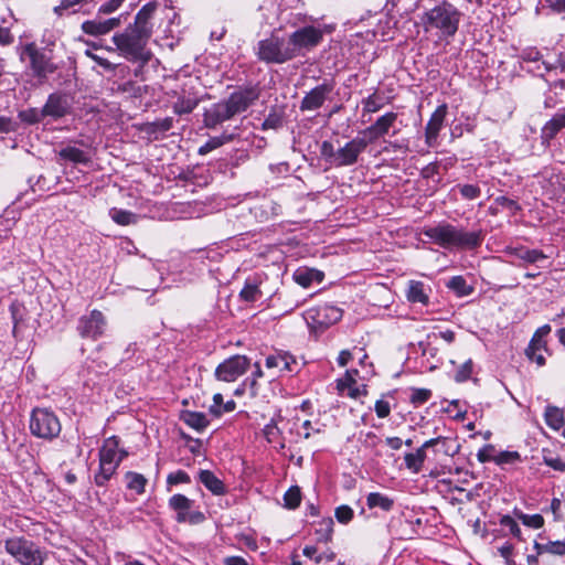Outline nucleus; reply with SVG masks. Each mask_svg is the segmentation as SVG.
<instances>
[{
    "label": "nucleus",
    "mask_w": 565,
    "mask_h": 565,
    "mask_svg": "<svg viewBox=\"0 0 565 565\" xmlns=\"http://www.w3.org/2000/svg\"><path fill=\"white\" fill-rule=\"evenodd\" d=\"M259 94L260 90L257 86H246L233 92L228 98L211 105L203 114L205 127L214 129L234 116L244 113L259 98Z\"/></svg>",
    "instance_id": "f257e3e1"
},
{
    "label": "nucleus",
    "mask_w": 565,
    "mask_h": 565,
    "mask_svg": "<svg viewBox=\"0 0 565 565\" xmlns=\"http://www.w3.org/2000/svg\"><path fill=\"white\" fill-rule=\"evenodd\" d=\"M53 43L39 46L35 42L24 43L19 47V58L25 63L26 70L39 84L46 83L51 76L57 74L61 77L63 61H56L53 51Z\"/></svg>",
    "instance_id": "f03ea898"
},
{
    "label": "nucleus",
    "mask_w": 565,
    "mask_h": 565,
    "mask_svg": "<svg viewBox=\"0 0 565 565\" xmlns=\"http://www.w3.org/2000/svg\"><path fill=\"white\" fill-rule=\"evenodd\" d=\"M423 234L445 249L473 250L480 247L484 239L482 230L466 231L446 222L425 227Z\"/></svg>",
    "instance_id": "7ed1b4c3"
},
{
    "label": "nucleus",
    "mask_w": 565,
    "mask_h": 565,
    "mask_svg": "<svg viewBox=\"0 0 565 565\" xmlns=\"http://www.w3.org/2000/svg\"><path fill=\"white\" fill-rule=\"evenodd\" d=\"M150 38L149 34L141 33L139 29L129 24L124 32L114 34L111 41L126 60L146 64L151 58V53L146 50Z\"/></svg>",
    "instance_id": "20e7f679"
},
{
    "label": "nucleus",
    "mask_w": 565,
    "mask_h": 565,
    "mask_svg": "<svg viewBox=\"0 0 565 565\" xmlns=\"http://www.w3.org/2000/svg\"><path fill=\"white\" fill-rule=\"evenodd\" d=\"M461 12L451 3L444 1L426 12L423 21L426 30L438 29L441 35L451 38L458 31Z\"/></svg>",
    "instance_id": "39448f33"
},
{
    "label": "nucleus",
    "mask_w": 565,
    "mask_h": 565,
    "mask_svg": "<svg viewBox=\"0 0 565 565\" xmlns=\"http://www.w3.org/2000/svg\"><path fill=\"white\" fill-rule=\"evenodd\" d=\"M4 551L20 565H43L46 559V552L24 536L7 539Z\"/></svg>",
    "instance_id": "423d86ee"
},
{
    "label": "nucleus",
    "mask_w": 565,
    "mask_h": 565,
    "mask_svg": "<svg viewBox=\"0 0 565 565\" xmlns=\"http://www.w3.org/2000/svg\"><path fill=\"white\" fill-rule=\"evenodd\" d=\"M256 55L266 64H284L295 58L289 40L275 34L258 42Z\"/></svg>",
    "instance_id": "0eeeda50"
},
{
    "label": "nucleus",
    "mask_w": 565,
    "mask_h": 565,
    "mask_svg": "<svg viewBox=\"0 0 565 565\" xmlns=\"http://www.w3.org/2000/svg\"><path fill=\"white\" fill-rule=\"evenodd\" d=\"M29 428L33 436L52 440L60 435L62 426L53 411L39 407L31 413Z\"/></svg>",
    "instance_id": "6e6552de"
},
{
    "label": "nucleus",
    "mask_w": 565,
    "mask_h": 565,
    "mask_svg": "<svg viewBox=\"0 0 565 565\" xmlns=\"http://www.w3.org/2000/svg\"><path fill=\"white\" fill-rule=\"evenodd\" d=\"M342 309L333 305H321L308 309L305 315V321L312 333L321 334L328 328L341 320Z\"/></svg>",
    "instance_id": "1a4fd4ad"
},
{
    "label": "nucleus",
    "mask_w": 565,
    "mask_h": 565,
    "mask_svg": "<svg viewBox=\"0 0 565 565\" xmlns=\"http://www.w3.org/2000/svg\"><path fill=\"white\" fill-rule=\"evenodd\" d=\"M322 39V30L313 25L297 29L288 38L295 57L299 56L302 51H310L319 45Z\"/></svg>",
    "instance_id": "9d476101"
},
{
    "label": "nucleus",
    "mask_w": 565,
    "mask_h": 565,
    "mask_svg": "<svg viewBox=\"0 0 565 565\" xmlns=\"http://www.w3.org/2000/svg\"><path fill=\"white\" fill-rule=\"evenodd\" d=\"M335 87L332 79H324L321 84L306 93L300 102L301 111H313L321 108Z\"/></svg>",
    "instance_id": "9b49d317"
},
{
    "label": "nucleus",
    "mask_w": 565,
    "mask_h": 565,
    "mask_svg": "<svg viewBox=\"0 0 565 565\" xmlns=\"http://www.w3.org/2000/svg\"><path fill=\"white\" fill-rule=\"evenodd\" d=\"M248 366L249 360L245 355H233L218 364L215 377L218 381L234 382L247 371Z\"/></svg>",
    "instance_id": "f8f14e48"
},
{
    "label": "nucleus",
    "mask_w": 565,
    "mask_h": 565,
    "mask_svg": "<svg viewBox=\"0 0 565 565\" xmlns=\"http://www.w3.org/2000/svg\"><path fill=\"white\" fill-rule=\"evenodd\" d=\"M106 328L104 315L98 310H93L89 315L83 316L78 320L77 331L82 338L97 339Z\"/></svg>",
    "instance_id": "ddd939ff"
},
{
    "label": "nucleus",
    "mask_w": 565,
    "mask_h": 565,
    "mask_svg": "<svg viewBox=\"0 0 565 565\" xmlns=\"http://www.w3.org/2000/svg\"><path fill=\"white\" fill-rule=\"evenodd\" d=\"M369 141L365 138H353L337 150V167L353 166L359 156L366 149Z\"/></svg>",
    "instance_id": "4468645a"
},
{
    "label": "nucleus",
    "mask_w": 565,
    "mask_h": 565,
    "mask_svg": "<svg viewBox=\"0 0 565 565\" xmlns=\"http://www.w3.org/2000/svg\"><path fill=\"white\" fill-rule=\"evenodd\" d=\"M121 24V15L117 18L104 19L102 14H96L95 18L86 20L82 23V31L92 36H102L108 34Z\"/></svg>",
    "instance_id": "2eb2a0df"
},
{
    "label": "nucleus",
    "mask_w": 565,
    "mask_h": 565,
    "mask_svg": "<svg viewBox=\"0 0 565 565\" xmlns=\"http://www.w3.org/2000/svg\"><path fill=\"white\" fill-rule=\"evenodd\" d=\"M42 108L45 117L60 119L70 114L71 103L67 95L62 93H52L47 96V99Z\"/></svg>",
    "instance_id": "dca6fc26"
},
{
    "label": "nucleus",
    "mask_w": 565,
    "mask_h": 565,
    "mask_svg": "<svg viewBox=\"0 0 565 565\" xmlns=\"http://www.w3.org/2000/svg\"><path fill=\"white\" fill-rule=\"evenodd\" d=\"M447 114V105L443 104L436 108L425 128V140L428 147L436 143L439 131L444 125Z\"/></svg>",
    "instance_id": "f3484780"
},
{
    "label": "nucleus",
    "mask_w": 565,
    "mask_h": 565,
    "mask_svg": "<svg viewBox=\"0 0 565 565\" xmlns=\"http://www.w3.org/2000/svg\"><path fill=\"white\" fill-rule=\"evenodd\" d=\"M158 4L156 1L146 3L136 14L132 26L139 29L141 33H147L150 36L153 31L152 18L157 11Z\"/></svg>",
    "instance_id": "a211bd4d"
},
{
    "label": "nucleus",
    "mask_w": 565,
    "mask_h": 565,
    "mask_svg": "<svg viewBox=\"0 0 565 565\" xmlns=\"http://www.w3.org/2000/svg\"><path fill=\"white\" fill-rule=\"evenodd\" d=\"M396 119H397V114L392 113V111L386 113L385 115L379 117L373 125H371L370 127H367L364 130V134L370 137V139L367 141L369 142L374 141V140L383 137L384 135H386L388 132L390 128L396 121Z\"/></svg>",
    "instance_id": "6ab92c4d"
},
{
    "label": "nucleus",
    "mask_w": 565,
    "mask_h": 565,
    "mask_svg": "<svg viewBox=\"0 0 565 565\" xmlns=\"http://www.w3.org/2000/svg\"><path fill=\"white\" fill-rule=\"evenodd\" d=\"M119 438L116 436L109 437L104 441L99 450V462L113 463L119 466L122 461V456H118Z\"/></svg>",
    "instance_id": "aec40b11"
},
{
    "label": "nucleus",
    "mask_w": 565,
    "mask_h": 565,
    "mask_svg": "<svg viewBox=\"0 0 565 565\" xmlns=\"http://www.w3.org/2000/svg\"><path fill=\"white\" fill-rule=\"evenodd\" d=\"M295 365H297L296 358L286 351H279L266 358V367L268 369L277 367L280 371L292 372Z\"/></svg>",
    "instance_id": "412c9836"
},
{
    "label": "nucleus",
    "mask_w": 565,
    "mask_h": 565,
    "mask_svg": "<svg viewBox=\"0 0 565 565\" xmlns=\"http://www.w3.org/2000/svg\"><path fill=\"white\" fill-rule=\"evenodd\" d=\"M262 284V277L254 275L245 280L244 287L239 292V298L246 302H255L263 297V292L259 289Z\"/></svg>",
    "instance_id": "4be33fe9"
},
{
    "label": "nucleus",
    "mask_w": 565,
    "mask_h": 565,
    "mask_svg": "<svg viewBox=\"0 0 565 565\" xmlns=\"http://www.w3.org/2000/svg\"><path fill=\"white\" fill-rule=\"evenodd\" d=\"M565 128V108L559 109L542 128V139L550 141Z\"/></svg>",
    "instance_id": "5701e85b"
},
{
    "label": "nucleus",
    "mask_w": 565,
    "mask_h": 565,
    "mask_svg": "<svg viewBox=\"0 0 565 565\" xmlns=\"http://www.w3.org/2000/svg\"><path fill=\"white\" fill-rule=\"evenodd\" d=\"M406 298L412 303H420L427 306L429 303V296L427 288L423 281L409 280L406 289Z\"/></svg>",
    "instance_id": "b1692460"
},
{
    "label": "nucleus",
    "mask_w": 565,
    "mask_h": 565,
    "mask_svg": "<svg viewBox=\"0 0 565 565\" xmlns=\"http://www.w3.org/2000/svg\"><path fill=\"white\" fill-rule=\"evenodd\" d=\"M505 253L527 264H535L547 258V256L542 250L530 249L524 246L508 247Z\"/></svg>",
    "instance_id": "393cba45"
},
{
    "label": "nucleus",
    "mask_w": 565,
    "mask_h": 565,
    "mask_svg": "<svg viewBox=\"0 0 565 565\" xmlns=\"http://www.w3.org/2000/svg\"><path fill=\"white\" fill-rule=\"evenodd\" d=\"M199 480L214 495H223L226 493V487L224 482L210 470H201L199 472Z\"/></svg>",
    "instance_id": "a878e982"
},
{
    "label": "nucleus",
    "mask_w": 565,
    "mask_h": 565,
    "mask_svg": "<svg viewBox=\"0 0 565 565\" xmlns=\"http://www.w3.org/2000/svg\"><path fill=\"white\" fill-rule=\"evenodd\" d=\"M193 501L183 494H174L169 499V507L178 512L177 521L182 523L189 519V510L191 509Z\"/></svg>",
    "instance_id": "bb28decb"
},
{
    "label": "nucleus",
    "mask_w": 565,
    "mask_h": 565,
    "mask_svg": "<svg viewBox=\"0 0 565 565\" xmlns=\"http://www.w3.org/2000/svg\"><path fill=\"white\" fill-rule=\"evenodd\" d=\"M200 103V98L195 95H185L181 94L178 96L177 100L173 103V111L174 114L182 116L186 114H191Z\"/></svg>",
    "instance_id": "cd10ccee"
},
{
    "label": "nucleus",
    "mask_w": 565,
    "mask_h": 565,
    "mask_svg": "<svg viewBox=\"0 0 565 565\" xmlns=\"http://www.w3.org/2000/svg\"><path fill=\"white\" fill-rule=\"evenodd\" d=\"M544 418L546 425L554 430H558L565 424L564 412L557 406L547 405L545 407Z\"/></svg>",
    "instance_id": "c85d7f7f"
},
{
    "label": "nucleus",
    "mask_w": 565,
    "mask_h": 565,
    "mask_svg": "<svg viewBox=\"0 0 565 565\" xmlns=\"http://www.w3.org/2000/svg\"><path fill=\"white\" fill-rule=\"evenodd\" d=\"M181 419L191 428L202 431L209 425V419L205 414L199 412L185 411L181 415Z\"/></svg>",
    "instance_id": "c756f323"
},
{
    "label": "nucleus",
    "mask_w": 565,
    "mask_h": 565,
    "mask_svg": "<svg viewBox=\"0 0 565 565\" xmlns=\"http://www.w3.org/2000/svg\"><path fill=\"white\" fill-rule=\"evenodd\" d=\"M58 156L74 163L88 164L90 162V158L86 152L73 146L62 148L58 151Z\"/></svg>",
    "instance_id": "7c9ffc66"
},
{
    "label": "nucleus",
    "mask_w": 565,
    "mask_h": 565,
    "mask_svg": "<svg viewBox=\"0 0 565 565\" xmlns=\"http://www.w3.org/2000/svg\"><path fill=\"white\" fill-rule=\"evenodd\" d=\"M295 281L302 286L303 288H307L311 285L313 280L321 281L323 278V274L317 269H310V268H301L296 270L294 274Z\"/></svg>",
    "instance_id": "2f4dec72"
},
{
    "label": "nucleus",
    "mask_w": 565,
    "mask_h": 565,
    "mask_svg": "<svg viewBox=\"0 0 565 565\" xmlns=\"http://www.w3.org/2000/svg\"><path fill=\"white\" fill-rule=\"evenodd\" d=\"M369 509L380 508L383 511H391L394 507V500L380 492H371L366 497Z\"/></svg>",
    "instance_id": "473e14b6"
},
{
    "label": "nucleus",
    "mask_w": 565,
    "mask_h": 565,
    "mask_svg": "<svg viewBox=\"0 0 565 565\" xmlns=\"http://www.w3.org/2000/svg\"><path fill=\"white\" fill-rule=\"evenodd\" d=\"M534 550L537 552V555L550 553L553 555L563 556L565 555V541H550L545 544L534 542Z\"/></svg>",
    "instance_id": "72a5a7b5"
},
{
    "label": "nucleus",
    "mask_w": 565,
    "mask_h": 565,
    "mask_svg": "<svg viewBox=\"0 0 565 565\" xmlns=\"http://www.w3.org/2000/svg\"><path fill=\"white\" fill-rule=\"evenodd\" d=\"M446 286L452 290L458 297H466L473 292V287L467 284L462 276L451 277Z\"/></svg>",
    "instance_id": "f704fd0d"
},
{
    "label": "nucleus",
    "mask_w": 565,
    "mask_h": 565,
    "mask_svg": "<svg viewBox=\"0 0 565 565\" xmlns=\"http://www.w3.org/2000/svg\"><path fill=\"white\" fill-rule=\"evenodd\" d=\"M125 479L129 490L135 491L137 494H142L145 492L148 480L143 475L134 471H127Z\"/></svg>",
    "instance_id": "c9c22d12"
},
{
    "label": "nucleus",
    "mask_w": 565,
    "mask_h": 565,
    "mask_svg": "<svg viewBox=\"0 0 565 565\" xmlns=\"http://www.w3.org/2000/svg\"><path fill=\"white\" fill-rule=\"evenodd\" d=\"M426 458V451L420 447L416 452H408L404 456L406 467L413 472H419Z\"/></svg>",
    "instance_id": "e433bc0d"
},
{
    "label": "nucleus",
    "mask_w": 565,
    "mask_h": 565,
    "mask_svg": "<svg viewBox=\"0 0 565 565\" xmlns=\"http://www.w3.org/2000/svg\"><path fill=\"white\" fill-rule=\"evenodd\" d=\"M119 466L113 463L99 462V472L95 475V483L98 487H104L111 476L116 472Z\"/></svg>",
    "instance_id": "4c0bfd02"
},
{
    "label": "nucleus",
    "mask_w": 565,
    "mask_h": 565,
    "mask_svg": "<svg viewBox=\"0 0 565 565\" xmlns=\"http://www.w3.org/2000/svg\"><path fill=\"white\" fill-rule=\"evenodd\" d=\"M18 117L24 124L35 125L41 122L45 118V115L43 113V108H28L19 111Z\"/></svg>",
    "instance_id": "58836bf2"
},
{
    "label": "nucleus",
    "mask_w": 565,
    "mask_h": 565,
    "mask_svg": "<svg viewBox=\"0 0 565 565\" xmlns=\"http://www.w3.org/2000/svg\"><path fill=\"white\" fill-rule=\"evenodd\" d=\"M110 217L119 225H129L136 222V214L120 209H111L109 211Z\"/></svg>",
    "instance_id": "ea45409f"
},
{
    "label": "nucleus",
    "mask_w": 565,
    "mask_h": 565,
    "mask_svg": "<svg viewBox=\"0 0 565 565\" xmlns=\"http://www.w3.org/2000/svg\"><path fill=\"white\" fill-rule=\"evenodd\" d=\"M284 502L287 509H296L301 502V490L298 486L290 487L284 494Z\"/></svg>",
    "instance_id": "a19ab883"
},
{
    "label": "nucleus",
    "mask_w": 565,
    "mask_h": 565,
    "mask_svg": "<svg viewBox=\"0 0 565 565\" xmlns=\"http://www.w3.org/2000/svg\"><path fill=\"white\" fill-rule=\"evenodd\" d=\"M282 124H284V115H282V113H278L277 110L273 109L267 115L265 120L263 121L262 129L263 130H268V129H275L276 130V129L281 128Z\"/></svg>",
    "instance_id": "79ce46f5"
},
{
    "label": "nucleus",
    "mask_w": 565,
    "mask_h": 565,
    "mask_svg": "<svg viewBox=\"0 0 565 565\" xmlns=\"http://www.w3.org/2000/svg\"><path fill=\"white\" fill-rule=\"evenodd\" d=\"M333 533V520L331 518H327L322 520L320 523V527L317 529L316 534L318 535V542L328 543L332 539Z\"/></svg>",
    "instance_id": "37998d69"
},
{
    "label": "nucleus",
    "mask_w": 565,
    "mask_h": 565,
    "mask_svg": "<svg viewBox=\"0 0 565 565\" xmlns=\"http://www.w3.org/2000/svg\"><path fill=\"white\" fill-rule=\"evenodd\" d=\"M320 154L330 166L337 167V150L329 140L322 141L320 145Z\"/></svg>",
    "instance_id": "c03bdc74"
},
{
    "label": "nucleus",
    "mask_w": 565,
    "mask_h": 565,
    "mask_svg": "<svg viewBox=\"0 0 565 565\" xmlns=\"http://www.w3.org/2000/svg\"><path fill=\"white\" fill-rule=\"evenodd\" d=\"M551 332V327L548 324H544L540 327L532 340L530 341V351L532 352L533 349H543L545 347V342L543 341V338Z\"/></svg>",
    "instance_id": "a18cd8bd"
},
{
    "label": "nucleus",
    "mask_w": 565,
    "mask_h": 565,
    "mask_svg": "<svg viewBox=\"0 0 565 565\" xmlns=\"http://www.w3.org/2000/svg\"><path fill=\"white\" fill-rule=\"evenodd\" d=\"M231 140V137H213L210 138L204 145L199 148V154L204 156L212 150L223 146L226 141Z\"/></svg>",
    "instance_id": "49530a36"
},
{
    "label": "nucleus",
    "mask_w": 565,
    "mask_h": 565,
    "mask_svg": "<svg viewBox=\"0 0 565 565\" xmlns=\"http://www.w3.org/2000/svg\"><path fill=\"white\" fill-rule=\"evenodd\" d=\"M85 55L89 57L92 61H94L98 66H100L106 72H115L117 68V65L111 63L105 57H102L97 54H95L92 50L87 49L85 51Z\"/></svg>",
    "instance_id": "de8ad7c7"
},
{
    "label": "nucleus",
    "mask_w": 565,
    "mask_h": 565,
    "mask_svg": "<svg viewBox=\"0 0 565 565\" xmlns=\"http://www.w3.org/2000/svg\"><path fill=\"white\" fill-rule=\"evenodd\" d=\"M431 396V391L428 388H413L409 397L411 403L415 406H419L426 403Z\"/></svg>",
    "instance_id": "09e8293b"
},
{
    "label": "nucleus",
    "mask_w": 565,
    "mask_h": 565,
    "mask_svg": "<svg viewBox=\"0 0 565 565\" xmlns=\"http://www.w3.org/2000/svg\"><path fill=\"white\" fill-rule=\"evenodd\" d=\"M518 518L522 521V523L529 527L541 529L544 525V519L541 514H524L520 513Z\"/></svg>",
    "instance_id": "8fccbe9b"
},
{
    "label": "nucleus",
    "mask_w": 565,
    "mask_h": 565,
    "mask_svg": "<svg viewBox=\"0 0 565 565\" xmlns=\"http://www.w3.org/2000/svg\"><path fill=\"white\" fill-rule=\"evenodd\" d=\"M460 194L466 200H476L481 194V189L476 184L459 185Z\"/></svg>",
    "instance_id": "3c124183"
},
{
    "label": "nucleus",
    "mask_w": 565,
    "mask_h": 565,
    "mask_svg": "<svg viewBox=\"0 0 565 565\" xmlns=\"http://www.w3.org/2000/svg\"><path fill=\"white\" fill-rule=\"evenodd\" d=\"M353 510L349 505H340L335 509L334 515L338 522L348 524L353 519Z\"/></svg>",
    "instance_id": "603ef678"
},
{
    "label": "nucleus",
    "mask_w": 565,
    "mask_h": 565,
    "mask_svg": "<svg viewBox=\"0 0 565 565\" xmlns=\"http://www.w3.org/2000/svg\"><path fill=\"white\" fill-rule=\"evenodd\" d=\"M520 454L518 451H501L498 456L494 457V462L497 465H505L513 463L520 460Z\"/></svg>",
    "instance_id": "864d4df0"
},
{
    "label": "nucleus",
    "mask_w": 565,
    "mask_h": 565,
    "mask_svg": "<svg viewBox=\"0 0 565 565\" xmlns=\"http://www.w3.org/2000/svg\"><path fill=\"white\" fill-rule=\"evenodd\" d=\"M500 524L508 527L513 536L521 539V529L512 516L503 515L500 520Z\"/></svg>",
    "instance_id": "5fc2aeb1"
},
{
    "label": "nucleus",
    "mask_w": 565,
    "mask_h": 565,
    "mask_svg": "<svg viewBox=\"0 0 565 565\" xmlns=\"http://www.w3.org/2000/svg\"><path fill=\"white\" fill-rule=\"evenodd\" d=\"M264 436L268 443H274L280 435V429L274 419L264 427Z\"/></svg>",
    "instance_id": "6e6d98bb"
},
{
    "label": "nucleus",
    "mask_w": 565,
    "mask_h": 565,
    "mask_svg": "<svg viewBox=\"0 0 565 565\" xmlns=\"http://www.w3.org/2000/svg\"><path fill=\"white\" fill-rule=\"evenodd\" d=\"M363 105L364 110L369 113H375L383 106L381 98L376 94H372L366 99H364Z\"/></svg>",
    "instance_id": "4d7b16f0"
},
{
    "label": "nucleus",
    "mask_w": 565,
    "mask_h": 565,
    "mask_svg": "<svg viewBox=\"0 0 565 565\" xmlns=\"http://www.w3.org/2000/svg\"><path fill=\"white\" fill-rule=\"evenodd\" d=\"M354 374H358L356 370H348L345 373V377L337 381V388L340 392H343L347 387L350 388L351 386H353L355 384V379L353 377Z\"/></svg>",
    "instance_id": "13d9d810"
},
{
    "label": "nucleus",
    "mask_w": 565,
    "mask_h": 565,
    "mask_svg": "<svg viewBox=\"0 0 565 565\" xmlns=\"http://www.w3.org/2000/svg\"><path fill=\"white\" fill-rule=\"evenodd\" d=\"M493 451H494L493 445L488 444V445L483 446L477 454V458H478L479 462L484 463V462H489V461H494Z\"/></svg>",
    "instance_id": "bf43d9fd"
},
{
    "label": "nucleus",
    "mask_w": 565,
    "mask_h": 565,
    "mask_svg": "<svg viewBox=\"0 0 565 565\" xmlns=\"http://www.w3.org/2000/svg\"><path fill=\"white\" fill-rule=\"evenodd\" d=\"M471 372H472V362H471V360H469V361L465 362L460 366V369L457 371V373L455 375L456 382L467 381L470 377Z\"/></svg>",
    "instance_id": "052dcab7"
},
{
    "label": "nucleus",
    "mask_w": 565,
    "mask_h": 565,
    "mask_svg": "<svg viewBox=\"0 0 565 565\" xmlns=\"http://www.w3.org/2000/svg\"><path fill=\"white\" fill-rule=\"evenodd\" d=\"M495 203L502 207H505L512 212H518L521 210L520 204L518 201L510 199L508 196L501 195L495 199Z\"/></svg>",
    "instance_id": "680f3d73"
},
{
    "label": "nucleus",
    "mask_w": 565,
    "mask_h": 565,
    "mask_svg": "<svg viewBox=\"0 0 565 565\" xmlns=\"http://www.w3.org/2000/svg\"><path fill=\"white\" fill-rule=\"evenodd\" d=\"M190 481V476L183 470H178L177 472L170 473L167 478V482L169 484L189 483Z\"/></svg>",
    "instance_id": "e2e57ef3"
},
{
    "label": "nucleus",
    "mask_w": 565,
    "mask_h": 565,
    "mask_svg": "<svg viewBox=\"0 0 565 565\" xmlns=\"http://www.w3.org/2000/svg\"><path fill=\"white\" fill-rule=\"evenodd\" d=\"M541 53L536 47H526L522 50L520 57L524 62H537L541 60Z\"/></svg>",
    "instance_id": "0e129e2a"
},
{
    "label": "nucleus",
    "mask_w": 565,
    "mask_h": 565,
    "mask_svg": "<svg viewBox=\"0 0 565 565\" xmlns=\"http://www.w3.org/2000/svg\"><path fill=\"white\" fill-rule=\"evenodd\" d=\"M18 129V124L10 117H0V134L13 132Z\"/></svg>",
    "instance_id": "69168bd1"
},
{
    "label": "nucleus",
    "mask_w": 565,
    "mask_h": 565,
    "mask_svg": "<svg viewBox=\"0 0 565 565\" xmlns=\"http://www.w3.org/2000/svg\"><path fill=\"white\" fill-rule=\"evenodd\" d=\"M374 409H375L376 415L380 418H385L390 415L391 406H390L388 402L379 399L375 403Z\"/></svg>",
    "instance_id": "338daca9"
},
{
    "label": "nucleus",
    "mask_w": 565,
    "mask_h": 565,
    "mask_svg": "<svg viewBox=\"0 0 565 565\" xmlns=\"http://www.w3.org/2000/svg\"><path fill=\"white\" fill-rule=\"evenodd\" d=\"M152 126L154 127L156 130L166 132V131H169L173 127V119L171 117L158 119L152 122Z\"/></svg>",
    "instance_id": "774afa93"
}]
</instances>
